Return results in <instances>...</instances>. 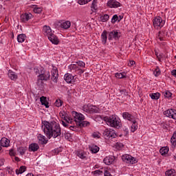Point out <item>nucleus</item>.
<instances>
[{"mask_svg":"<svg viewBox=\"0 0 176 176\" xmlns=\"http://www.w3.org/2000/svg\"><path fill=\"white\" fill-rule=\"evenodd\" d=\"M37 138L40 144H46L47 142V140H46V137L42 134H38Z\"/></svg>","mask_w":176,"mask_h":176,"instance_id":"26","label":"nucleus"},{"mask_svg":"<svg viewBox=\"0 0 176 176\" xmlns=\"http://www.w3.org/2000/svg\"><path fill=\"white\" fill-rule=\"evenodd\" d=\"M62 124L64 126V127H68V126H69V124L65 121H62Z\"/></svg>","mask_w":176,"mask_h":176,"instance_id":"56","label":"nucleus"},{"mask_svg":"<svg viewBox=\"0 0 176 176\" xmlns=\"http://www.w3.org/2000/svg\"><path fill=\"white\" fill-rule=\"evenodd\" d=\"M164 115L167 118H170V119H174L176 120V110L174 109H169L165 111H164Z\"/></svg>","mask_w":176,"mask_h":176,"instance_id":"9","label":"nucleus"},{"mask_svg":"<svg viewBox=\"0 0 176 176\" xmlns=\"http://www.w3.org/2000/svg\"><path fill=\"white\" fill-rule=\"evenodd\" d=\"M135 65V62L134 60H130L128 63L129 67H133V65Z\"/></svg>","mask_w":176,"mask_h":176,"instance_id":"55","label":"nucleus"},{"mask_svg":"<svg viewBox=\"0 0 176 176\" xmlns=\"http://www.w3.org/2000/svg\"><path fill=\"white\" fill-rule=\"evenodd\" d=\"M25 170H27V167H25V166H22L19 168V169L16 170V174H23V173H24Z\"/></svg>","mask_w":176,"mask_h":176,"instance_id":"29","label":"nucleus"},{"mask_svg":"<svg viewBox=\"0 0 176 176\" xmlns=\"http://www.w3.org/2000/svg\"><path fill=\"white\" fill-rule=\"evenodd\" d=\"M82 111H84V112L89 113L90 112V104H85L82 107Z\"/></svg>","mask_w":176,"mask_h":176,"instance_id":"41","label":"nucleus"},{"mask_svg":"<svg viewBox=\"0 0 176 176\" xmlns=\"http://www.w3.org/2000/svg\"><path fill=\"white\" fill-rule=\"evenodd\" d=\"M58 25L63 28L64 30H68L71 27V22L69 21L65 22H59Z\"/></svg>","mask_w":176,"mask_h":176,"instance_id":"17","label":"nucleus"},{"mask_svg":"<svg viewBox=\"0 0 176 176\" xmlns=\"http://www.w3.org/2000/svg\"><path fill=\"white\" fill-rule=\"evenodd\" d=\"M77 155L78 157H80V159H85V154H83L82 152H78Z\"/></svg>","mask_w":176,"mask_h":176,"instance_id":"49","label":"nucleus"},{"mask_svg":"<svg viewBox=\"0 0 176 176\" xmlns=\"http://www.w3.org/2000/svg\"><path fill=\"white\" fill-rule=\"evenodd\" d=\"M25 151H27V148H25V147H19L18 148V152H19V153H20V155L21 156H23V155H24V153H25Z\"/></svg>","mask_w":176,"mask_h":176,"instance_id":"39","label":"nucleus"},{"mask_svg":"<svg viewBox=\"0 0 176 176\" xmlns=\"http://www.w3.org/2000/svg\"><path fill=\"white\" fill-rule=\"evenodd\" d=\"M63 105V102L61 101V100H56L55 102V106L60 107Z\"/></svg>","mask_w":176,"mask_h":176,"instance_id":"46","label":"nucleus"},{"mask_svg":"<svg viewBox=\"0 0 176 176\" xmlns=\"http://www.w3.org/2000/svg\"><path fill=\"white\" fill-rule=\"evenodd\" d=\"M120 92L123 96H129V93L126 91V89H122L120 91Z\"/></svg>","mask_w":176,"mask_h":176,"instance_id":"53","label":"nucleus"},{"mask_svg":"<svg viewBox=\"0 0 176 176\" xmlns=\"http://www.w3.org/2000/svg\"><path fill=\"white\" fill-rule=\"evenodd\" d=\"M153 74H154L155 76H159V75H160L161 72H160V69L159 68V67H157L155 68V69L153 72Z\"/></svg>","mask_w":176,"mask_h":176,"instance_id":"42","label":"nucleus"},{"mask_svg":"<svg viewBox=\"0 0 176 176\" xmlns=\"http://www.w3.org/2000/svg\"><path fill=\"white\" fill-rule=\"evenodd\" d=\"M40 101H41L42 105H45V108H49V102H47L46 97L41 96L40 98Z\"/></svg>","mask_w":176,"mask_h":176,"instance_id":"27","label":"nucleus"},{"mask_svg":"<svg viewBox=\"0 0 176 176\" xmlns=\"http://www.w3.org/2000/svg\"><path fill=\"white\" fill-rule=\"evenodd\" d=\"M41 129L47 138H57L61 135V127L60 124L56 121H46L44 120L41 123Z\"/></svg>","mask_w":176,"mask_h":176,"instance_id":"1","label":"nucleus"},{"mask_svg":"<svg viewBox=\"0 0 176 176\" xmlns=\"http://www.w3.org/2000/svg\"><path fill=\"white\" fill-rule=\"evenodd\" d=\"M91 0H79L78 3L79 5H86V3H89Z\"/></svg>","mask_w":176,"mask_h":176,"instance_id":"45","label":"nucleus"},{"mask_svg":"<svg viewBox=\"0 0 176 176\" xmlns=\"http://www.w3.org/2000/svg\"><path fill=\"white\" fill-rule=\"evenodd\" d=\"M77 64H72L69 65V69L72 74H78V75H82L85 70L82 69L81 68H85L86 67V64L85 62L82 60H78L76 62Z\"/></svg>","mask_w":176,"mask_h":176,"instance_id":"2","label":"nucleus"},{"mask_svg":"<svg viewBox=\"0 0 176 176\" xmlns=\"http://www.w3.org/2000/svg\"><path fill=\"white\" fill-rule=\"evenodd\" d=\"M92 135L94 138H100V133L98 132H94Z\"/></svg>","mask_w":176,"mask_h":176,"instance_id":"50","label":"nucleus"},{"mask_svg":"<svg viewBox=\"0 0 176 176\" xmlns=\"http://www.w3.org/2000/svg\"><path fill=\"white\" fill-rule=\"evenodd\" d=\"M155 56H157V58L160 61V58L159 57V54L157 52H155Z\"/></svg>","mask_w":176,"mask_h":176,"instance_id":"64","label":"nucleus"},{"mask_svg":"<svg viewBox=\"0 0 176 176\" xmlns=\"http://www.w3.org/2000/svg\"><path fill=\"white\" fill-rule=\"evenodd\" d=\"M89 124H90V122L82 120L80 123H78L77 126H78V127H87V126H89Z\"/></svg>","mask_w":176,"mask_h":176,"instance_id":"32","label":"nucleus"},{"mask_svg":"<svg viewBox=\"0 0 176 176\" xmlns=\"http://www.w3.org/2000/svg\"><path fill=\"white\" fill-rule=\"evenodd\" d=\"M43 32L44 35L47 36V38L53 34V32H52V28H50V26H47V25H45L43 27Z\"/></svg>","mask_w":176,"mask_h":176,"instance_id":"15","label":"nucleus"},{"mask_svg":"<svg viewBox=\"0 0 176 176\" xmlns=\"http://www.w3.org/2000/svg\"><path fill=\"white\" fill-rule=\"evenodd\" d=\"M34 72H35L36 75H41V69H38V67L34 68Z\"/></svg>","mask_w":176,"mask_h":176,"instance_id":"52","label":"nucleus"},{"mask_svg":"<svg viewBox=\"0 0 176 176\" xmlns=\"http://www.w3.org/2000/svg\"><path fill=\"white\" fill-rule=\"evenodd\" d=\"M114 160H115V159L113 157L108 156V157H106L104 158L103 162H104V164L109 166L110 164H112L113 163Z\"/></svg>","mask_w":176,"mask_h":176,"instance_id":"20","label":"nucleus"},{"mask_svg":"<svg viewBox=\"0 0 176 176\" xmlns=\"http://www.w3.org/2000/svg\"><path fill=\"white\" fill-rule=\"evenodd\" d=\"M107 6H109V8H119L120 3L116 1V0H109L107 2Z\"/></svg>","mask_w":176,"mask_h":176,"instance_id":"14","label":"nucleus"},{"mask_svg":"<svg viewBox=\"0 0 176 176\" xmlns=\"http://www.w3.org/2000/svg\"><path fill=\"white\" fill-rule=\"evenodd\" d=\"M32 19V14L31 13H25L21 15V19L23 23L28 21Z\"/></svg>","mask_w":176,"mask_h":176,"instance_id":"12","label":"nucleus"},{"mask_svg":"<svg viewBox=\"0 0 176 176\" xmlns=\"http://www.w3.org/2000/svg\"><path fill=\"white\" fill-rule=\"evenodd\" d=\"M120 38V33L118 30H113L109 33V41H112V39H118Z\"/></svg>","mask_w":176,"mask_h":176,"instance_id":"10","label":"nucleus"},{"mask_svg":"<svg viewBox=\"0 0 176 176\" xmlns=\"http://www.w3.org/2000/svg\"><path fill=\"white\" fill-rule=\"evenodd\" d=\"M154 27H163V19L162 17L157 16L153 20Z\"/></svg>","mask_w":176,"mask_h":176,"instance_id":"11","label":"nucleus"},{"mask_svg":"<svg viewBox=\"0 0 176 176\" xmlns=\"http://www.w3.org/2000/svg\"><path fill=\"white\" fill-rule=\"evenodd\" d=\"M27 36L24 34H19L17 36V41L19 43H23L24 41H25V38Z\"/></svg>","mask_w":176,"mask_h":176,"instance_id":"28","label":"nucleus"},{"mask_svg":"<svg viewBox=\"0 0 176 176\" xmlns=\"http://www.w3.org/2000/svg\"><path fill=\"white\" fill-rule=\"evenodd\" d=\"M118 15L115 14L113 16L111 21L113 23H116V21H118Z\"/></svg>","mask_w":176,"mask_h":176,"instance_id":"51","label":"nucleus"},{"mask_svg":"<svg viewBox=\"0 0 176 176\" xmlns=\"http://www.w3.org/2000/svg\"><path fill=\"white\" fill-rule=\"evenodd\" d=\"M41 74L38 75V78L37 80L38 86H42L43 85V80L47 81L50 79V72L49 71L42 72L41 69Z\"/></svg>","mask_w":176,"mask_h":176,"instance_id":"4","label":"nucleus"},{"mask_svg":"<svg viewBox=\"0 0 176 176\" xmlns=\"http://www.w3.org/2000/svg\"><path fill=\"white\" fill-rule=\"evenodd\" d=\"M74 78L75 77L69 74H67L64 76V79L67 83H72V82H75V80H74Z\"/></svg>","mask_w":176,"mask_h":176,"instance_id":"18","label":"nucleus"},{"mask_svg":"<svg viewBox=\"0 0 176 176\" xmlns=\"http://www.w3.org/2000/svg\"><path fill=\"white\" fill-rule=\"evenodd\" d=\"M132 126H131V131L132 133H134V131H135V130H137V129H138V126H137V121L133 120L132 121Z\"/></svg>","mask_w":176,"mask_h":176,"instance_id":"35","label":"nucleus"},{"mask_svg":"<svg viewBox=\"0 0 176 176\" xmlns=\"http://www.w3.org/2000/svg\"><path fill=\"white\" fill-rule=\"evenodd\" d=\"M160 153H161L162 156H164V155H167V153H168V147L161 148L160 150Z\"/></svg>","mask_w":176,"mask_h":176,"instance_id":"30","label":"nucleus"},{"mask_svg":"<svg viewBox=\"0 0 176 176\" xmlns=\"http://www.w3.org/2000/svg\"><path fill=\"white\" fill-rule=\"evenodd\" d=\"M65 120V122H66V123H67V124H69V123L71 124V123H72V122H73V120H72V118H69V117H66V118L64 120Z\"/></svg>","mask_w":176,"mask_h":176,"instance_id":"47","label":"nucleus"},{"mask_svg":"<svg viewBox=\"0 0 176 176\" xmlns=\"http://www.w3.org/2000/svg\"><path fill=\"white\" fill-rule=\"evenodd\" d=\"M102 173H103L102 170H96L94 172V174H98V175H102Z\"/></svg>","mask_w":176,"mask_h":176,"instance_id":"54","label":"nucleus"},{"mask_svg":"<svg viewBox=\"0 0 176 176\" xmlns=\"http://www.w3.org/2000/svg\"><path fill=\"white\" fill-rule=\"evenodd\" d=\"M115 76L118 79H123L126 76V73H116Z\"/></svg>","mask_w":176,"mask_h":176,"instance_id":"38","label":"nucleus"},{"mask_svg":"<svg viewBox=\"0 0 176 176\" xmlns=\"http://www.w3.org/2000/svg\"><path fill=\"white\" fill-rule=\"evenodd\" d=\"M150 97L152 98V100H159V98H160V94L159 93L151 94L150 95Z\"/></svg>","mask_w":176,"mask_h":176,"instance_id":"34","label":"nucleus"},{"mask_svg":"<svg viewBox=\"0 0 176 176\" xmlns=\"http://www.w3.org/2000/svg\"><path fill=\"white\" fill-rule=\"evenodd\" d=\"M170 142H171L172 145L175 146V145H176V131L174 132V133L170 139Z\"/></svg>","mask_w":176,"mask_h":176,"instance_id":"36","label":"nucleus"},{"mask_svg":"<svg viewBox=\"0 0 176 176\" xmlns=\"http://www.w3.org/2000/svg\"><path fill=\"white\" fill-rule=\"evenodd\" d=\"M51 80L54 83H57L58 80V69L56 67H53L51 71Z\"/></svg>","mask_w":176,"mask_h":176,"instance_id":"8","label":"nucleus"},{"mask_svg":"<svg viewBox=\"0 0 176 176\" xmlns=\"http://www.w3.org/2000/svg\"><path fill=\"white\" fill-rule=\"evenodd\" d=\"M10 142V141H9L8 138H3L0 141V146L7 147L9 145Z\"/></svg>","mask_w":176,"mask_h":176,"instance_id":"24","label":"nucleus"},{"mask_svg":"<svg viewBox=\"0 0 176 176\" xmlns=\"http://www.w3.org/2000/svg\"><path fill=\"white\" fill-rule=\"evenodd\" d=\"M6 171L8 173V174H12V169L9 167L6 168Z\"/></svg>","mask_w":176,"mask_h":176,"instance_id":"59","label":"nucleus"},{"mask_svg":"<svg viewBox=\"0 0 176 176\" xmlns=\"http://www.w3.org/2000/svg\"><path fill=\"white\" fill-rule=\"evenodd\" d=\"M103 135L106 140L109 138H116V133H115V131L106 129L103 131Z\"/></svg>","mask_w":176,"mask_h":176,"instance_id":"7","label":"nucleus"},{"mask_svg":"<svg viewBox=\"0 0 176 176\" xmlns=\"http://www.w3.org/2000/svg\"><path fill=\"white\" fill-rule=\"evenodd\" d=\"M171 75H173V76L176 78V69H173L171 71Z\"/></svg>","mask_w":176,"mask_h":176,"instance_id":"58","label":"nucleus"},{"mask_svg":"<svg viewBox=\"0 0 176 176\" xmlns=\"http://www.w3.org/2000/svg\"><path fill=\"white\" fill-rule=\"evenodd\" d=\"M89 149L91 151V153H97L100 151V147L95 144H91Z\"/></svg>","mask_w":176,"mask_h":176,"instance_id":"22","label":"nucleus"},{"mask_svg":"<svg viewBox=\"0 0 176 176\" xmlns=\"http://www.w3.org/2000/svg\"><path fill=\"white\" fill-rule=\"evenodd\" d=\"M59 116L61 117L62 119L65 120V118H67V116H65V111H60L59 113Z\"/></svg>","mask_w":176,"mask_h":176,"instance_id":"48","label":"nucleus"},{"mask_svg":"<svg viewBox=\"0 0 176 176\" xmlns=\"http://www.w3.org/2000/svg\"><path fill=\"white\" fill-rule=\"evenodd\" d=\"M107 34L108 32H107V30H104L101 34L102 43H103V45L107 44V39H108Z\"/></svg>","mask_w":176,"mask_h":176,"instance_id":"21","label":"nucleus"},{"mask_svg":"<svg viewBox=\"0 0 176 176\" xmlns=\"http://www.w3.org/2000/svg\"><path fill=\"white\" fill-rule=\"evenodd\" d=\"M5 163V160H0V167H1V166H3Z\"/></svg>","mask_w":176,"mask_h":176,"instance_id":"61","label":"nucleus"},{"mask_svg":"<svg viewBox=\"0 0 176 176\" xmlns=\"http://www.w3.org/2000/svg\"><path fill=\"white\" fill-rule=\"evenodd\" d=\"M8 78L11 79V80H17V74L14 73V72L12 70L8 71Z\"/></svg>","mask_w":176,"mask_h":176,"instance_id":"23","label":"nucleus"},{"mask_svg":"<svg viewBox=\"0 0 176 176\" xmlns=\"http://www.w3.org/2000/svg\"><path fill=\"white\" fill-rule=\"evenodd\" d=\"M122 162H124L127 164H135L138 161L137 159L130 155H124L122 156Z\"/></svg>","mask_w":176,"mask_h":176,"instance_id":"5","label":"nucleus"},{"mask_svg":"<svg viewBox=\"0 0 176 176\" xmlns=\"http://www.w3.org/2000/svg\"><path fill=\"white\" fill-rule=\"evenodd\" d=\"M32 8H33V12L34 13H37V14L42 13V8L38 7V6L34 5Z\"/></svg>","mask_w":176,"mask_h":176,"instance_id":"33","label":"nucleus"},{"mask_svg":"<svg viewBox=\"0 0 176 176\" xmlns=\"http://www.w3.org/2000/svg\"><path fill=\"white\" fill-rule=\"evenodd\" d=\"M10 156H14V151H13V150H11L10 151Z\"/></svg>","mask_w":176,"mask_h":176,"instance_id":"63","label":"nucleus"},{"mask_svg":"<svg viewBox=\"0 0 176 176\" xmlns=\"http://www.w3.org/2000/svg\"><path fill=\"white\" fill-rule=\"evenodd\" d=\"M166 176H175V170L174 169H170L168 170L165 173Z\"/></svg>","mask_w":176,"mask_h":176,"instance_id":"31","label":"nucleus"},{"mask_svg":"<svg viewBox=\"0 0 176 176\" xmlns=\"http://www.w3.org/2000/svg\"><path fill=\"white\" fill-rule=\"evenodd\" d=\"M91 8V9H94V10H97V0H94L92 1Z\"/></svg>","mask_w":176,"mask_h":176,"instance_id":"43","label":"nucleus"},{"mask_svg":"<svg viewBox=\"0 0 176 176\" xmlns=\"http://www.w3.org/2000/svg\"><path fill=\"white\" fill-rule=\"evenodd\" d=\"M38 149H39V145L36 143H32L29 146L30 152H36V151Z\"/></svg>","mask_w":176,"mask_h":176,"instance_id":"19","label":"nucleus"},{"mask_svg":"<svg viewBox=\"0 0 176 176\" xmlns=\"http://www.w3.org/2000/svg\"><path fill=\"white\" fill-rule=\"evenodd\" d=\"M100 111V109L97 107L96 106H94L93 104H89V113H93L94 112L95 113H98Z\"/></svg>","mask_w":176,"mask_h":176,"instance_id":"25","label":"nucleus"},{"mask_svg":"<svg viewBox=\"0 0 176 176\" xmlns=\"http://www.w3.org/2000/svg\"><path fill=\"white\" fill-rule=\"evenodd\" d=\"M104 176H112L108 170H104Z\"/></svg>","mask_w":176,"mask_h":176,"instance_id":"57","label":"nucleus"},{"mask_svg":"<svg viewBox=\"0 0 176 176\" xmlns=\"http://www.w3.org/2000/svg\"><path fill=\"white\" fill-rule=\"evenodd\" d=\"M122 118L124 119H126L127 120H129V122H133V120H135V118H134V116L130 114L129 112L123 113Z\"/></svg>","mask_w":176,"mask_h":176,"instance_id":"16","label":"nucleus"},{"mask_svg":"<svg viewBox=\"0 0 176 176\" xmlns=\"http://www.w3.org/2000/svg\"><path fill=\"white\" fill-rule=\"evenodd\" d=\"M157 38H158V39H160V41H164V32H159V33H158V35H157Z\"/></svg>","mask_w":176,"mask_h":176,"instance_id":"40","label":"nucleus"},{"mask_svg":"<svg viewBox=\"0 0 176 176\" xmlns=\"http://www.w3.org/2000/svg\"><path fill=\"white\" fill-rule=\"evenodd\" d=\"M103 120H104L111 127H116V129H119L122 126L120 123V119L118 118L116 116H111L110 117H104Z\"/></svg>","mask_w":176,"mask_h":176,"instance_id":"3","label":"nucleus"},{"mask_svg":"<svg viewBox=\"0 0 176 176\" xmlns=\"http://www.w3.org/2000/svg\"><path fill=\"white\" fill-rule=\"evenodd\" d=\"M72 115L74 118V122H76L77 126L79 124L80 122L85 120V116H83V114L80 113L72 111Z\"/></svg>","mask_w":176,"mask_h":176,"instance_id":"6","label":"nucleus"},{"mask_svg":"<svg viewBox=\"0 0 176 176\" xmlns=\"http://www.w3.org/2000/svg\"><path fill=\"white\" fill-rule=\"evenodd\" d=\"M164 96L166 98H170V97H171V96H173V94H171V92H170L169 91H165L164 92Z\"/></svg>","mask_w":176,"mask_h":176,"instance_id":"44","label":"nucleus"},{"mask_svg":"<svg viewBox=\"0 0 176 176\" xmlns=\"http://www.w3.org/2000/svg\"><path fill=\"white\" fill-rule=\"evenodd\" d=\"M100 20L102 23H107L108 20H109V15L105 14L104 15L100 16Z\"/></svg>","mask_w":176,"mask_h":176,"instance_id":"37","label":"nucleus"},{"mask_svg":"<svg viewBox=\"0 0 176 176\" xmlns=\"http://www.w3.org/2000/svg\"><path fill=\"white\" fill-rule=\"evenodd\" d=\"M117 148H123V144L117 143Z\"/></svg>","mask_w":176,"mask_h":176,"instance_id":"60","label":"nucleus"},{"mask_svg":"<svg viewBox=\"0 0 176 176\" xmlns=\"http://www.w3.org/2000/svg\"><path fill=\"white\" fill-rule=\"evenodd\" d=\"M69 129H70V130H72V131H75V130H76V127H75L74 126H70Z\"/></svg>","mask_w":176,"mask_h":176,"instance_id":"62","label":"nucleus"},{"mask_svg":"<svg viewBox=\"0 0 176 176\" xmlns=\"http://www.w3.org/2000/svg\"><path fill=\"white\" fill-rule=\"evenodd\" d=\"M48 39L54 45H58V43L60 42L58 41V38H57V36L54 35V34H53V33L48 36Z\"/></svg>","mask_w":176,"mask_h":176,"instance_id":"13","label":"nucleus"}]
</instances>
